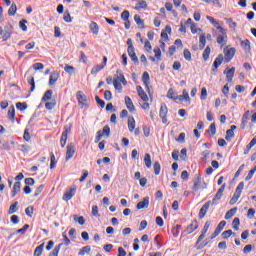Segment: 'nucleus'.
<instances>
[{"mask_svg": "<svg viewBox=\"0 0 256 256\" xmlns=\"http://www.w3.org/2000/svg\"><path fill=\"white\" fill-rule=\"evenodd\" d=\"M134 21L138 25V27H141L142 29H143V27H145V23L143 22V20L141 19V17L139 15L136 14L134 16Z\"/></svg>", "mask_w": 256, "mask_h": 256, "instance_id": "obj_33", "label": "nucleus"}, {"mask_svg": "<svg viewBox=\"0 0 256 256\" xmlns=\"http://www.w3.org/2000/svg\"><path fill=\"white\" fill-rule=\"evenodd\" d=\"M77 99L79 106L83 109V107H87V96L83 94L82 91L77 92Z\"/></svg>", "mask_w": 256, "mask_h": 256, "instance_id": "obj_3", "label": "nucleus"}, {"mask_svg": "<svg viewBox=\"0 0 256 256\" xmlns=\"http://www.w3.org/2000/svg\"><path fill=\"white\" fill-rule=\"evenodd\" d=\"M91 252V246H84L80 251L78 252V255L85 256V253Z\"/></svg>", "mask_w": 256, "mask_h": 256, "instance_id": "obj_39", "label": "nucleus"}, {"mask_svg": "<svg viewBox=\"0 0 256 256\" xmlns=\"http://www.w3.org/2000/svg\"><path fill=\"white\" fill-rule=\"evenodd\" d=\"M54 37H61V28L59 26L54 27Z\"/></svg>", "mask_w": 256, "mask_h": 256, "instance_id": "obj_64", "label": "nucleus"}, {"mask_svg": "<svg viewBox=\"0 0 256 256\" xmlns=\"http://www.w3.org/2000/svg\"><path fill=\"white\" fill-rule=\"evenodd\" d=\"M66 161H69L70 159H73V156L75 155V144L70 143L67 145L66 148Z\"/></svg>", "mask_w": 256, "mask_h": 256, "instance_id": "obj_4", "label": "nucleus"}, {"mask_svg": "<svg viewBox=\"0 0 256 256\" xmlns=\"http://www.w3.org/2000/svg\"><path fill=\"white\" fill-rule=\"evenodd\" d=\"M25 213H26V215H28V217H33V206H28L25 209Z\"/></svg>", "mask_w": 256, "mask_h": 256, "instance_id": "obj_62", "label": "nucleus"}, {"mask_svg": "<svg viewBox=\"0 0 256 256\" xmlns=\"http://www.w3.org/2000/svg\"><path fill=\"white\" fill-rule=\"evenodd\" d=\"M75 223H79V225H85V218L83 216L74 215Z\"/></svg>", "mask_w": 256, "mask_h": 256, "instance_id": "obj_44", "label": "nucleus"}, {"mask_svg": "<svg viewBox=\"0 0 256 256\" xmlns=\"http://www.w3.org/2000/svg\"><path fill=\"white\" fill-rule=\"evenodd\" d=\"M12 33H13V32L11 31V28L5 27V28H4V32L2 33V35H3V41H8V39H11Z\"/></svg>", "mask_w": 256, "mask_h": 256, "instance_id": "obj_24", "label": "nucleus"}, {"mask_svg": "<svg viewBox=\"0 0 256 256\" xmlns=\"http://www.w3.org/2000/svg\"><path fill=\"white\" fill-rule=\"evenodd\" d=\"M235 56V48H230L225 52L226 63H229Z\"/></svg>", "mask_w": 256, "mask_h": 256, "instance_id": "obj_19", "label": "nucleus"}, {"mask_svg": "<svg viewBox=\"0 0 256 256\" xmlns=\"http://www.w3.org/2000/svg\"><path fill=\"white\" fill-rule=\"evenodd\" d=\"M16 109H18L19 111H25V109H27V104L17 102L16 103Z\"/></svg>", "mask_w": 256, "mask_h": 256, "instance_id": "obj_53", "label": "nucleus"}, {"mask_svg": "<svg viewBox=\"0 0 256 256\" xmlns=\"http://www.w3.org/2000/svg\"><path fill=\"white\" fill-rule=\"evenodd\" d=\"M207 43V38H205V35H201L200 36V49H204L205 48V45Z\"/></svg>", "mask_w": 256, "mask_h": 256, "instance_id": "obj_50", "label": "nucleus"}, {"mask_svg": "<svg viewBox=\"0 0 256 256\" xmlns=\"http://www.w3.org/2000/svg\"><path fill=\"white\" fill-rule=\"evenodd\" d=\"M192 189L193 191H198L201 189V175L196 174V178L194 179V185Z\"/></svg>", "mask_w": 256, "mask_h": 256, "instance_id": "obj_16", "label": "nucleus"}, {"mask_svg": "<svg viewBox=\"0 0 256 256\" xmlns=\"http://www.w3.org/2000/svg\"><path fill=\"white\" fill-rule=\"evenodd\" d=\"M45 68V65H43V63H35L33 65V69L34 71H41Z\"/></svg>", "mask_w": 256, "mask_h": 256, "instance_id": "obj_57", "label": "nucleus"}, {"mask_svg": "<svg viewBox=\"0 0 256 256\" xmlns=\"http://www.w3.org/2000/svg\"><path fill=\"white\" fill-rule=\"evenodd\" d=\"M128 129L130 133H133V131H135V118H128Z\"/></svg>", "mask_w": 256, "mask_h": 256, "instance_id": "obj_29", "label": "nucleus"}, {"mask_svg": "<svg viewBox=\"0 0 256 256\" xmlns=\"http://www.w3.org/2000/svg\"><path fill=\"white\" fill-rule=\"evenodd\" d=\"M226 23H227V25H229L230 29H236L237 28V23L233 22V19H231V18L226 19Z\"/></svg>", "mask_w": 256, "mask_h": 256, "instance_id": "obj_49", "label": "nucleus"}, {"mask_svg": "<svg viewBox=\"0 0 256 256\" xmlns=\"http://www.w3.org/2000/svg\"><path fill=\"white\" fill-rule=\"evenodd\" d=\"M147 8V1L140 0L135 6L136 11H139V9H146Z\"/></svg>", "mask_w": 256, "mask_h": 256, "instance_id": "obj_31", "label": "nucleus"}, {"mask_svg": "<svg viewBox=\"0 0 256 256\" xmlns=\"http://www.w3.org/2000/svg\"><path fill=\"white\" fill-rule=\"evenodd\" d=\"M104 98L106 99V101H111L113 99V94L111 93V91L106 90L104 92Z\"/></svg>", "mask_w": 256, "mask_h": 256, "instance_id": "obj_60", "label": "nucleus"}, {"mask_svg": "<svg viewBox=\"0 0 256 256\" xmlns=\"http://www.w3.org/2000/svg\"><path fill=\"white\" fill-rule=\"evenodd\" d=\"M125 103H126L127 109L131 113H135V105H133V101L131 100V98L129 96L125 97Z\"/></svg>", "mask_w": 256, "mask_h": 256, "instance_id": "obj_17", "label": "nucleus"}, {"mask_svg": "<svg viewBox=\"0 0 256 256\" xmlns=\"http://www.w3.org/2000/svg\"><path fill=\"white\" fill-rule=\"evenodd\" d=\"M150 77H149V72H144L142 75V81L143 84L145 85V88L147 89V91H149V81H150Z\"/></svg>", "mask_w": 256, "mask_h": 256, "instance_id": "obj_22", "label": "nucleus"}, {"mask_svg": "<svg viewBox=\"0 0 256 256\" xmlns=\"http://www.w3.org/2000/svg\"><path fill=\"white\" fill-rule=\"evenodd\" d=\"M19 27L22 29V31H27V20L23 19L19 22Z\"/></svg>", "mask_w": 256, "mask_h": 256, "instance_id": "obj_59", "label": "nucleus"}, {"mask_svg": "<svg viewBox=\"0 0 256 256\" xmlns=\"http://www.w3.org/2000/svg\"><path fill=\"white\" fill-rule=\"evenodd\" d=\"M57 165V160H55V154H50V169H53Z\"/></svg>", "mask_w": 256, "mask_h": 256, "instance_id": "obj_43", "label": "nucleus"}, {"mask_svg": "<svg viewBox=\"0 0 256 256\" xmlns=\"http://www.w3.org/2000/svg\"><path fill=\"white\" fill-rule=\"evenodd\" d=\"M19 202H14L8 210V215H13V213H17V211L19 210Z\"/></svg>", "mask_w": 256, "mask_h": 256, "instance_id": "obj_26", "label": "nucleus"}, {"mask_svg": "<svg viewBox=\"0 0 256 256\" xmlns=\"http://www.w3.org/2000/svg\"><path fill=\"white\" fill-rule=\"evenodd\" d=\"M208 133H211L212 136H215L217 133V128L215 127V123H212L209 126Z\"/></svg>", "mask_w": 256, "mask_h": 256, "instance_id": "obj_52", "label": "nucleus"}, {"mask_svg": "<svg viewBox=\"0 0 256 256\" xmlns=\"http://www.w3.org/2000/svg\"><path fill=\"white\" fill-rule=\"evenodd\" d=\"M19 191H21V182H15L13 186V190L11 191V197L12 198L15 197V195H17Z\"/></svg>", "mask_w": 256, "mask_h": 256, "instance_id": "obj_25", "label": "nucleus"}, {"mask_svg": "<svg viewBox=\"0 0 256 256\" xmlns=\"http://www.w3.org/2000/svg\"><path fill=\"white\" fill-rule=\"evenodd\" d=\"M103 69H105V65H96L92 68L91 75H95L99 73V71H103Z\"/></svg>", "mask_w": 256, "mask_h": 256, "instance_id": "obj_32", "label": "nucleus"}, {"mask_svg": "<svg viewBox=\"0 0 256 256\" xmlns=\"http://www.w3.org/2000/svg\"><path fill=\"white\" fill-rule=\"evenodd\" d=\"M217 43L222 47H225V45H227V32H225L224 34L223 33L218 34Z\"/></svg>", "mask_w": 256, "mask_h": 256, "instance_id": "obj_12", "label": "nucleus"}, {"mask_svg": "<svg viewBox=\"0 0 256 256\" xmlns=\"http://www.w3.org/2000/svg\"><path fill=\"white\" fill-rule=\"evenodd\" d=\"M178 101H187V103H191V98L189 97V92L187 90L182 91V95L177 96Z\"/></svg>", "mask_w": 256, "mask_h": 256, "instance_id": "obj_15", "label": "nucleus"}, {"mask_svg": "<svg viewBox=\"0 0 256 256\" xmlns=\"http://www.w3.org/2000/svg\"><path fill=\"white\" fill-rule=\"evenodd\" d=\"M235 213H237V208L230 209L228 212H226L225 219L226 220L231 219V217H233L235 215Z\"/></svg>", "mask_w": 256, "mask_h": 256, "instance_id": "obj_37", "label": "nucleus"}, {"mask_svg": "<svg viewBox=\"0 0 256 256\" xmlns=\"http://www.w3.org/2000/svg\"><path fill=\"white\" fill-rule=\"evenodd\" d=\"M60 77H61V74L59 72H57V71L53 72L49 78V85L50 86L55 85L57 83V81H59Z\"/></svg>", "mask_w": 256, "mask_h": 256, "instance_id": "obj_13", "label": "nucleus"}, {"mask_svg": "<svg viewBox=\"0 0 256 256\" xmlns=\"http://www.w3.org/2000/svg\"><path fill=\"white\" fill-rule=\"evenodd\" d=\"M184 58L186 61H191V52L188 49H184Z\"/></svg>", "mask_w": 256, "mask_h": 256, "instance_id": "obj_63", "label": "nucleus"}, {"mask_svg": "<svg viewBox=\"0 0 256 256\" xmlns=\"http://www.w3.org/2000/svg\"><path fill=\"white\" fill-rule=\"evenodd\" d=\"M27 229H29V224H25L21 229H18L16 233H20L21 235H25L27 233Z\"/></svg>", "mask_w": 256, "mask_h": 256, "instance_id": "obj_56", "label": "nucleus"}, {"mask_svg": "<svg viewBox=\"0 0 256 256\" xmlns=\"http://www.w3.org/2000/svg\"><path fill=\"white\" fill-rule=\"evenodd\" d=\"M90 31L93 33V35H99V25L96 22H91L90 23Z\"/></svg>", "mask_w": 256, "mask_h": 256, "instance_id": "obj_23", "label": "nucleus"}, {"mask_svg": "<svg viewBox=\"0 0 256 256\" xmlns=\"http://www.w3.org/2000/svg\"><path fill=\"white\" fill-rule=\"evenodd\" d=\"M43 249H45V243H42L38 247H36V249L34 251V256L43 255Z\"/></svg>", "mask_w": 256, "mask_h": 256, "instance_id": "obj_28", "label": "nucleus"}, {"mask_svg": "<svg viewBox=\"0 0 256 256\" xmlns=\"http://www.w3.org/2000/svg\"><path fill=\"white\" fill-rule=\"evenodd\" d=\"M128 55L134 63L139 65V58H137V54H135V47H128Z\"/></svg>", "mask_w": 256, "mask_h": 256, "instance_id": "obj_10", "label": "nucleus"}, {"mask_svg": "<svg viewBox=\"0 0 256 256\" xmlns=\"http://www.w3.org/2000/svg\"><path fill=\"white\" fill-rule=\"evenodd\" d=\"M45 189V185H40L38 188H36L34 192V197H39L41 195V192Z\"/></svg>", "mask_w": 256, "mask_h": 256, "instance_id": "obj_58", "label": "nucleus"}, {"mask_svg": "<svg viewBox=\"0 0 256 256\" xmlns=\"http://www.w3.org/2000/svg\"><path fill=\"white\" fill-rule=\"evenodd\" d=\"M223 191H225V185H222L216 195L214 196V198L211 200L212 205H215V203H217V201H219L222 197H223Z\"/></svg>", "mask_w": 256, "mask_h": 256, "instance_id": "obj_9", "label": "nucleus"}, {"mask_svg": "<svg viewBox=\"0 0 256 256\" xmlns=\"http://www.w3.org/2000/svg\"><path fill=\"white\" fill-rule=\"evenodd\" d=\"M61 247H63V244H58L57 246H55L49 256H59V251H61Z\"/></svg>", "mask_w": 256, "mask_h": 256, "instance_id": "obj_34", "label": "nucleus"}, {"mask_svg": "<svg viewBox=\"0 0 256 256\" xmlns=\"http://www.w3.org/2000/svg\"><path fill=\"white\" fill-rule=\"evenodd\" d=\"M245 51H251V42L249 40H244L241 42Z\"/></svg>", "mask_w": 256, "mask_h": 256, "instance_id": "obj_42", "label": "nucleus"}, {"mask_svg": "<svg viewBox=\"0 0 256 256\" xmlns=\"http://www.w3.org/2000/svg\"><path fill=\"white\" fill-rule=\"evenodd\" d=\"M147 207H149V197H145L136 205V209H147Z\"/></svg>", "mask_w": 256, "mask_h": 256, "instance_id": "obj_18", "label": "nucleus"}, {"mask_svg": "<svg viewBox=\"0 0 256 256\" xmlns=\"http://www.w3.org/2000/svg\"><path fill=\"white\" fill-rule=\"evenodd\" d=\"M209 227H211V221H206L203 230L200 234V236L198 237V243H201V241H203V239H205L206 235H207V231H209Z\"/></svg>", "mask_w": 256, "mask_h": 256, "instance_id": "obj_7", "label": "nucleus"}, {"mask_svg": "<svg viewBox=\"0 0 256 256\" xmlns=\"http://www.w3.org/2000/svg\"><path fill=\"white\" fill-rule=\"evenodd\" d=\"M210 53H211V48L209 46H207L203 52L204 61H207L209 59Z\"/></svg>", "mask_w": 256, "mask_h": 256, "instance_id": "obj_46", "label": "nucleus"}, {"mask_svg": "<svg viewBox=\"0 0 256 256\" xmlns=\"http://www.w3.org/2000/svg\"><path fill=\"white\" fill-rule=\"evenodd\" d=\"M245 187V183L240 182L235 190L233 197L230 199V205H235L239 198L241 197V193H243V189Z\"/></svg>", "mask_w": 256, "mask_h": 256, "instance_id": "obj_1", "label": "nucleus"}, {"mask_svg": "<svg viewBox=\"0 0 256 256\" xmlns=\"http://www.w3.org/2000/svg\"><path fill=\"white\" fill-rule=\"evenodd\" d=\"M207 245H209V241H207V239H206L205 244H202L201 242H199V240H197L195 248L199 251V250L203 249L204 247H207Z\"/></svg>", "mask_w": 256, "mask_h": 256, "instance_id": "obj_45", "label": "nucleus"}, {"mask_svg": "<svg viewBox=\"0 0 256 256\" xmlns=\"http://www.w3.org/2000/svg\"><path fill=\"white\" fill-rule=\"evenodd\" d=\"M136 90H137L139 97L142 99V101L147 103V101H149V96H147V93H145V90H143V87L137 86Z\"/></svg>", "mask_w": 256, "mask_h": 256, "instance_id": "obj_11", "label": "nucleus"}, {"mask_svg": "<svg viewBox=\"0 0 256 256\" xmlns=\"http://www.w3.org/2000/svg\"><path fill=\"white\" fill-rule=\"evenodd\" d=\"M221 63H223V54H220L214 61L213 63V67L215 69H219V67L221 66Z\"/></svg>", "mask_w": 256, "mask_h": 256, "instance_id": "obj_27", "label": "nucleus"}, {"mask_svg": "<svg viewBox=\"0 0 256 256\" xmlns=\"http://www.w3.org/2000/svg\"><path fill=\"white\" fill-rule=\"evenodd\" d=\"M51 97H53V91L47 90L42 97V101H49Z\"/></svg>", "mask_w": 256, "mask_h": 256, "instance_id": "obj_38", "label": "nucleus"}, {"mask_svg": "<svg viewBox=\"0 0 256 256\" xmlns=\"http://www.w3.org/2000/svg\"><path fill=\"white\" fill-rule=\"evenodd\" d=\"M177 93H175V91H173V89H169L168 93H167V98L168 99H173V101H177Z\"/></svg>", "mask_w": 256, "mask_h": 256, "instance_id": "obj_36", "label": "nucleus"}, {"mask_svg": "<svg viewBox=\"0 0 256 256\" xmlns=\"http://www.w3.org/2000/svg\"><path fill=\"white\" fill-rule=\"evenodd\" d=\"M113 85L117 91H121V89H123V86L121 85V82H119L118 79H114Z\"/></svg>", "mask_w": 256, "mask_h": 256, "instance_id": "obj_54", "label": "nucleus"}, {"mask_svg": "<svg viewBox=\"0 0 256 256\" xmlns=\"http://www.w3.org/2000/svg\"><path fill=\"white\" fill-rule=\"evenodd\" d=\"M64 71H66L68 75H73V73H75V67L66 64L64 67Z\"/></svg>", "mask_w": 256, "mask_h": 256, "instance_id": "obj_47", "label": "nucleus"}, {"mask_svg": "<svg viewBox=\"0 0 256 256\" xmlns=\"http://www.w3.org/2000/svg\"><path fill=\"white\" fill-rule=\"evenodd\" d=\"M8 119H15V106H11L8 110Z\"/></svg>", "mask_w": 256, "mask_h": 256, "instance_id": "obj_48", "label": "nucleus"}, {"mask_svg": "<svg viewBox=\"0 0 256 256\" xmlns=\"http://www.w3.org/2000/svg\"><path fill=\"white\" fill-rule=\"evenodd\" d=\"M71 133V124L66 125L64 127V131L62 133L61 139H60V145L61 147H65L67 145V136Z\"/></svg>", "mask_w": 256, "mask_h": 256, "instance_id": "obj_2", "label": "nucleus"}, {"mask_svg": "<svg viewBox=\"0 0 256 256\" xmlns=\"http://www.w3.org/2000/svg\"><path fill=\"white\" fill-rule=\"evenodd\" d=\"M144 163L148 169H151L152 162H151V154L146 153L144 156Z\"/></svg>", "mask_w": 256, "mask_h": 256, "instance_id": "obj_30", "label": "nucleus"}, {"mask_svg": "<svg viewBox=\"0 0 256 256\" xmlns=\"http://www.w3.org/2000/svg\"><path fill=\"white\" fill-rule=\"evenodd\" d=\"M15 13H17V4L13 3L8 10V15L14 17Z\"/></svg>", "mask_w": 256, "mask_h": 256, "instance_id": "obj_35", "label": "nucleus"}, {"mask_svg": "<svg viewBox=\"0 0 256 256\" xmlns=\"http://www.w3.org/2000/svg\"><path fill=\"white\" fill-rule=\"evenodd\" d=\"M239 225H241V221L239 220V218H234V220L232 221L234 231H239Z\"/></svg>", "mask_w": 256, "mask_h": 256, "instance_id": "obj_41", "label": "nucleus"}, {"mask_svg": "<svg viewBox=\"0 0 256 256\" xmlns=\"http://www.w3.org/2000/svg\"><path fill=\"white\" fill-rule=\"evenodd\" d=\"M75 197V188H71L68 192L63 195L64 201H71Z\"/></svg>", "mask_w": 256, "mask_h": 256, "instance_id": "obj_20", "label": "nucleus"}, {"mask_svg": "<svg viewBox=\"0 0 256 256\" xmlns=\"http://www.w3.org/2000/svg\"><path fill=\"white\" fill-rule=\"evenodd\" d=\"M167 113H168L167 106L166 105L161 106L160 107L159 115H160V117L162 119L163 125H167Z\"/></svg>", "mask_w": 256, "mask_h": 256, "instance_id": "obj_8", "label": "nucleus"}, {"mask_svg": "<svg viewBox=\"0 0 256 256\" xmlns=\"http://www.w3.org/2000/svg\"><path fill=\"white\" fill-rule=\"evenodd\" d=\"M225 225H227V222L225 221H221L217 228L215 229L214 233L211 235L210 239H215L216 237L219 236V233H221V231H223V229H225Z\"/></svg>", "mask_w": 256, "mask_h": 256, "instance_id": "obj_5", "label": "nucleus"}, {"mask_svg": "<svg viewBox=\"0 0 256 256\" xmlns=\"http://www.w3.org/2000/svg\"><path fill=\"white\" fill-rule=\"evenodd\" d=\"M211 205H213L212 202L208 201L202 206L199 211V219H203L205 215H207V211H209V207H211Z\"/></svg>", "mask_w": 256, "mask_h": 256, "instance_id": "obj_6", "label": "nucleus"}, {"mask_svg": "<svg viewBox=\"0 0 256 256\" xmlns=\"http://www.w3.org/2000/svg\"><path fill=\"white\" fill-rule=\"evenodd\" d=\"M199 228V224L197 223L196 220L192 221L191 224L186 228V233L188 235H191V233H193V231H196V229Z\"/></svg>", "mask_w": 256, "mask_h": 256, "instance_id": "obj_14", "label": "nucleus"}, {"mask_svg": "<svg viewBox=\"0 0 256 256\" xmlns=\"http://www.w3.org/2000/svg\"><path fill=\"white\" fill-rule=\"evenodd\" d=\"M121 19L123 21H129V11L127 10H124L121 14Z\"/></svg>", "mask_w": 256, "mask_h": 256, "instance_id": "obj_61", "label": "nucleus"}, {"mask_svg": "<svg viewBox=\"0 0 256 256\" xmlns=\"http://www.w3.org/2000/svg\"><path fill=\"white\" fill-rule=\"evenodd\" d=\"M234 136H235V132H233V130H227L225 139L226 141H230L231 138H233Z\"/></svg>", "mask_w": 256, "mask_h": 256, "instance_id": "obj_55", "label": "nucleus"}, {"mask_svg": "<svg viewBox=\"0 0 256 256\" xmlns=\"http://www.w3.org/2000/svg\"><path fill=\"white\" fill-rule=\"evenodd\" d=\"M153 167L155 175H159V173H161V164L159 162H155Z\"/></svg>", "mask_w": 256, "mask_h": 256, "instance_id": "obj_51", "label": "nucleus"}, {"mask_svg": "<svg viewBox=\"0 0 256 256\" xmlns=\"http://www.w3.org/2000/svg\"><path fill=\"white\" fill-rule=\"evenodd\" d=\"M27 81H28L29 85H31L30 91L31 92L35 91V78L33 76H30L27 78Z\"/></svg>", "mask_w": 256, "mask_h": 256, "instance_id": "obj_40", "label": "nucleus"}, {"mask_svg": "<svg viewBox=\"0 0 256 256\" xmlns=\"http://www.w3.org/2000/svg\"><path fill=\"white\" fill-rule=\"evenodd\" d=\"M224 74H226L228 83H231V81H233V77L235 76V67H232L228 71H224Z\"/></svg>", "mask_w": 256, "mask_h": 256, "instance_id": "obj_21", "label": "nucleus"}]
</instances>
